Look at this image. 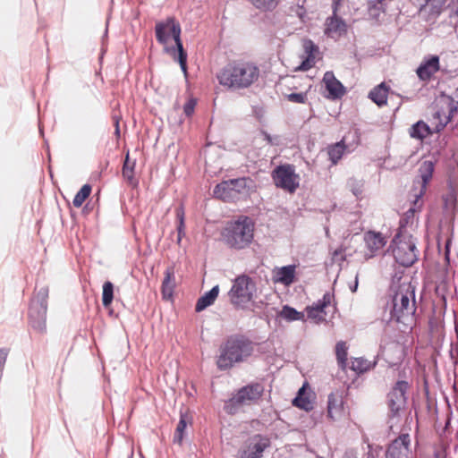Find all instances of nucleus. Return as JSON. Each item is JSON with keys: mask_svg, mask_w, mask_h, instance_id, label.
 I'll list each match as a JSON object with an SVG mask.
<instances>
[{"mask_svg": "<svg viewBox=\"0 0 458 458\" xmlns=\"http://www.w3.org/2000/svg\"><path fill=\"white\" fill-rule=\"evenodd\" d=\"M394 278H393V284L391 291L394 292L391 297L390 303V317L388 322L394 321L402 323L405 326L411 327L415 323L416 313V300H415V286L411 282H400L395 289Z\"/></svg>", "mask_w": 458, "mask_h": 458, "instance_id": "obj_1", "label": "nucleus"}, {"mask_svg": "<svg viewBox=\"0 0 458 458\" xmlns=\"http://www.w3.org/2000/svg\"><path fill=\"white\" fill-rule=\"evenodd\" d=\"M155 32L157 40L162 44L165 45L170 37H173L175 47H165V51L173 56L174 60H176L180 67L187 76V53L183 48L182 42L181 40V26L172 17L167 18L165 21L157 22L155 26Z\"/></svg>", "mask_w": 458, "mask_h": 458, "instance_id": "obj_2", "label": "nucleus"}, {"mask_svg": "<svg viewBox=\"0 0 458 458\" xmlns=\"http://www.w3.org/2000/svg\"><path fill=\"white\" fill-rule=\"evenodd\" d=\"M416 243V239L409 233H396L390 242L388 250L392 251L396 263L403 267H410L419 259Z\"/></svg>", "mask_w": 458, "mask_h": 458, "instance_id": "obj_3", "label": "nucleus"}, {"mask_svg": "<svg viewBox=\"0 0 458 458\" xmlns=\"http://www.w3.org/2000/svg\"><path fill=\"white\" fill-rule=\"evenodd\" d=\"M256 290V283L250 276L245 274L238 276L231 286V304L236 310H250L255 305L253 296Z\"/></svg>", "mask_w": 458, "mask_h": 458, "instance_id": "obj_4", "label": "nucleus"}, {"mask_svg": "<svg viewBox=\"0 0 458 458\" xmlns=\"http://www.w3.org/2000/svg\"><path fill=\"white\" fill-rule=\"evenodd\" d=\"M254 221L248 216L242 215L231 221V249L248 248L254 239Z\"/></svg>", "mask_w": 458, "mask_h": 458, "instance_id": "obj_5", "label": "nucleus"}, {"mask_svg": "<svg viewBox=\"0 0 458 458\" xmlns=\"http://www.w3.org/2000/svg\"><path fill=\"white\" fill-rule=\"evenodd\" d=\"M259 68L250 62H239L231 65V91L248 89L258 81Z\"/></svg>", "mask_w": 458, "mask_h": 458, "instance_id": "obj_6", "label": "nucleus"}, {"mask_svg": "<svg viewBox=\"0 0 458 458\" xmlns=\"http://www.w3.org/2000/svg\"><path fill=\"white\" fill-rule=\"evenodd\" d=\"M48 288L41 287L32 298L30 309V324L36 331H46V318L47 310Z\"/></svg>", "mask_w": 458, "mask_h": 458, "instance_id": "obj_7", "label": "nucleus"}, {"mask_svg": "<svg viewBox=\"0 0 458 458\" xmlns=\"http://www.w3.org/2000/svg\"><path fill=\"white\" fill-rule=\"evenodd\" d=\"M264 391L265 387L259 382H251L238 389L236 394L231 397V414L238 406L257 403Z\"/></svg>", "mask_w": 458, "mask_h": 458, "instance_id": "obj_8", "label": "nucleus"}, {"mask_svg": "<svg viewBox=\"0 0 458 458\" xmlns=\"http://www.w3.org/2000/svg\"><path fill=\"white\" fill-rule=\"evenodd\" d=\"M254 352V343L243 335H231V367L246 361Z\"/></svg>", "mask_w": 458, "mask_h": 458, "instance_id": "obj_9", "label": "nucleus"}, {"mask_svg": "<svg viewBox=\"0 0 458 458\" xmlns=\"http://www.w3.org/2000/svg\"><path fill=\"white\" fill-rule=\"evenodd\" d=\"M360 142V136L357 131L344 136L340 141L328 145L326 148L328 159L333 165L338 163L345 152H352Z\"/></svg>", "mask_w": 458, "mask_h": 458, "instance_id": "obj_10", "label": "nucleus"}, {"mask_svg": "<svg viewBox=\"0 0 458 458\" xmlns=\"http://www.w3.org/2000/svg\"><path fill=\"white\" fill-rule=\"evenodd\" d=\"M409 386L410 385L406 380H398L387 394V406L390 417L398 416L400 411L404 408L407 401L406 393Z\"/></svg>", "mask_w": 458, "mask_h": 458, "instance_id": "obj_11", "label": "nucleus"}, {"mask_svg": "<svg viewBox=\"0 0 458 458\" xmlns=\"http://www.w3.org/2000/svg\"><path fill=\"white\" fill-rule=\"evenodd\" d=\"M444 101L446 106H442L433 114V120L437 121L435 125L436 131H443L458 112V103H455L454 98L445 97Z\"/></svg>", "mask_w": 458, "mask_h": 458, "instance_id": "obj_12", "label": "nucleus"}, {"mask_svg": "<svg viewBox=\"0 0 458 458\" xmlns=\"http://www.w3.org/2000/svg\"><path fill=\"white\" fill-rule=\"evenodd\" d=\"M270 444L267 436L256 434L250 439L248 448L240 450L239 458H260Z\"/></svg>", "mask_w": 458, "mask_h": 458, "instance_id": "obj_13", "label": "nucleus"}, {"mask_svg": "<svg viewBox=\"0 0 458 458\" xmlns=\"http://www.w3.org/2000/svg\"><path fill=\"white\" fill-rule=\"evenodd\" d=\"M410 435L401 434L388 445L386 458H410Z\"/></svg>", "mask_w": 458, "mask_h": 458, "instance_id": "obj_14", "label": "nucleus"}, {"mask_svg": "<svg viewBox=\"0 0 458 458\" xmlns=\"http://www.w3.org/2000/svg\"><path fill=\"white\" fill-rule=\"evenodd\" d=\"M323 82L328 93L330 99H339L345 94V88L343 83L337 80L332 71H327L323 76Z\"/></svg>", "mask_w": 458, "mask_h": 458, "instance_id": "obj_15", "label": "nucleus"}, {"mask_svg": "<svg viewBox=\"0 0 458 458\" xmlns=\"http://www.w3.org/2000/svg\"><path fill=\"white\" fill-rule=\"evenodd\" d=\"M275 185L289 193H294L300 186L299 174H271Z\"/></svg>", "mask_w": 458, "mask_h": 458, "instance_id": "obj_16", "label": "nucleus"}, {"mask_svg": "<svg viewBox=\"0 0 458 458\" xmlns=\"http://www.w3.org/2000/svg\"><path fill=\"white\" fill-rule=\"evenodd\" d=\"M439 56L431 55L425 57L416 70L417 75L421 81L429 80L439 70Z\"/></svg>", "mask_w": 458, "mask_h": 458, "instance_id": "obj_17", "label": "nucleus"}, {"mask_svg": "<svg viewBox=\"0 0 458 458\" xmlns=\"http://www.w3.org/2000/svg\"><path fill=\"white\" fill-rule=\"evenodd\" d=\"M336 7L334 8V14L326 21L325 34L334 38V35L342 36L347 30V26L344 19L336 14Z\"/></svg>", "mask_w": 458, "mask_h": 458, "instance_id": "obj_18", "label": "nucleus"}, {"mask_svg": "<svg viewBox=\"0 0 458 458\" xmlns=\"http://www.w3.org/2000/svg\"><path fill=\"white\" fill-rule=\"evenodd\" d=\"M364 242L371 253L369 257H373L377 251L386 244V240L383 234L374 231H369L364 234Z\"/></svg>", "mask_w": 458, "mask_h": 458, "instance_id": "obj_19", "label": "nucleus"}, {"mask_svg": "<svg viewBox=\"0 0 458 458\" xmlns=\"http://www.w3.org/2000/svg\"><path fill=\"white\" fill-rule=\"evenodd\" d=\"M443 200L445 207L456 208L458 204V174H450L448 192L443 198Z\"/></svg>", "mask_w": 458, "mask_h": 458, "instance_id": "obj_20", "label": "nucleus"}, {"mask_svg": "<svg viewBox=\"0 0 458 458\" xmlns=\"http://www.w3.org/2000/svg\"><path fill=\"white\" fill-rule=\"evenodd\" d=\"M434 174H421L420 177L413 180L411 193L414 197V204L425 194L427 185L433 178Z\"/></svg>", "mask_w": 458, "mask_h": 458, "instance_id": "obj_21", "label": "nucleus"}, {"mask_svg": "<svg viewBox=\"0 0 458 458\" xmlns=\"http://www.w3.org/2000/svg\"><path fill=\"white\" fill-rule=\"evenodd\" d=\"M439 131H435V127L431 128L428 123L424 121L420 120L413 123L410 130L409 134L411 138L416 139L419 140H423L428 136L433 135L434 133H438Z\"/></svg>", "mask_w": 458, "mask_h": 458, "instance_id": "obj_22", "label": "nucleus"}, {"mask_svg": "<svg viewBox=\"0 0 458 458\" xmlns=\"http://www.w3.org/2000/svg\"><path fill=\"white\" fill-rule=\"evenodd\" d=\"M219 293V286L215 285L210 291L207 292L201 297H199L197 301L195 310L197 312H200L212 305L216 299L217 298Z\"/></svg>", "mask_w": 458, "mask_h": 458, "instance_id": "obj_23", "label": "nucleus"}, {"mask_svg": "<svg viewBox=\"0 0 458 458\" xmlns=\"http://www.w3.org/2000/svg\"><path fill=\"white\" fill-rule=\"evenodd\" d=\"M389 88L385 82L373 88L369 93V98L378 106H383L387 102V93Z\"/></svg>", "mask_w": 458, "mask_h": 458, "instance_id": "obj_24", "label": "nucleus"}, {"mask_svg": "<svg viewBox=\"0 0 458 458\" xmlns=\"http://www.w3.org/2000/svg\"><path fill=\"white\" fill-rule=\"evenodd\" d=\"M295 265H287L280 267L277 272V281L284 285L292 284L295 280Z\"/></svg>", "mask_w": 458, "mask_h": 458, "instance_id": "obj_25", "label": "nucleus"}, {"mask_svg": "<svg viewBox=\"0 0 458 458\" xmlns=\"http://www.w3.org/2000/svg\"><path fill=\"white\" fill-rule=\"evenodd\" d=\"M277 315L287 322L304 320L305 317L303 312L298 311L295 308L287 304L283 306Z\"/></svg>", "mask_w": 458, "mask_h": 458, "instance_id": "obj_26", "label": "nucleus"}, {"mask_svg": "<svg viewBox=\"0 0 458 458\" xmlns=\"http://www.w3.org/2000/svg\"><path fill=\"white\" fill-rule=\"evenodd\" d=\"M247 182L251 183L252 182L246 177L233 179L231 178V199H233V191L236 193L248 194L250 186L247 185Z\"/></svg>", "mask_w": 458, "mask_h": 458, "instance_id": "obj_27", "label": "nucleus"}, {"mask_svg": "<svg viewBox=\"0 0 458 458\" xmlns=\"http://www.w3.org/2000/svg\"><path fill=\"white\" fill-rule=\"evenodd\" d=\"M377 364V361H374L373 363L367 360L366 359L360 357L355 358L352 361L351 369L355 371L357 374H362L369 369H373Z\"/></svg>", "mask_w": 458, "mask_h": 458, "instance_id": "obj_28", "label": "nucleus"}, {"mask_svg": "<svg viewBox=\"0 0 458 458\" xmlns=\"http://www.w3.org/2000/svg\"><path fill=\"white\" fill-rule=\"evenodd\" d=\"M216 364L221 370L229 367V340H225L220 346Z\"/></svg>", "mask_w": 458, "mask_h": 458, "instance_id": "obj_29", "label": "nucleus"}, {"mask_svg": "<svg viewBox=\"0 0 458 458\" xmlns=\"http://www.w3.org/2000/svg\"><path fill=\"white\" fill-rule=\"evenodd\" d=\"M348 348L346 346V343L344 341H340L335 345V354L337 363L340 369L343 370L345 369L347 365V352Z\"/></svg>", "mask_w": 458, "mask_h": 458, "instance_id": "obj_30", "label": "nucleus"}, {"mask_svg": "<svg viewBox=\"0 0 458 458\" xmlns=\"http://www.w3.org/2000/svg\"><path fill=\"white\" fill-rule=\"evenodd\" d=\"M255 8L262 12H271L276 8L280 0H248Z\"/></svg>", "mask_w": 458, "mask_h": 458, "instance_id": "obj_31", "label": "nucleus"}, {"mask_svg": "<svg viewBox=\"0 0 458 458\" xmlns=\"http://www.w3.org/2000/svg\"><path fill=\"white\" fill-rule=\"evenodd\" d=\"M347 186L357 199L362 198L363 187H364L363 179L351 177L348 180Z\"/></svg>", "mask_w": 458, "mask_h": 458, "instance_id": "obj_32", "label": "nucleus"}, {"mask_svg": "<svg viewBox=\"0 0 458 458\" xmlns=\"http://www.w3.org/2000/svg\"><path fill=\"white\" fill-rule=\"evenodd\" d=\"M92 187L90 184H84L81 190L76 193L72 204L75 208H80L83 204V202L86 200L87 198L90 195Z\"/></svg>", "mask_w": 458, "mask_h": 458, "instance_id": "obj_33", "label": "nucleus"}, {"mask_svg": "<svg viewBox=\"0 0 458 458\" xmlns=\"http://www.w3.org/2000/svg\"><path fill=\"white\" fill-rule=\"evenodd\" d=\"M114 300V284L106 281L103 284L102 303L105 308H108Z\"/></svg>", "mask_w": 458, "mask_h": 458, "instance_id": "obj_34", "label": "nucleus"}, {"mask_svg": "<svg viewBox=\"0 0 458 458\" xmlns=\"http://www.w3.org/2000/svg\"><path fill=\"white\" fill-rule=\"evenodd\" d=\"M177 225V243L180 244L182 237L185 235L184 210L182 206L176 208Z\"/></svg>", "mask_w": 458, "mask_h": 458, "instance_id": "obj_35", "label": "nucleus"}, {"mask_svg": "<svg viewBox=\"0 0 458 458\" xmlns=\"http://www.w3.org/2000/svg\"><path fill=\"white\" fill-rule=\"evenodd\" d=\"M187 427V420L186 416L183 414H181L180 420L177 424L174 435V443L182 445V439H183V434L185 431V428Z\"/></svg>", "mask_w": 458, "mask_h": 458, "instance_id": "obj_36", "label": "nucleus"}, {"mask_svg": "<svg viewBox=\"0 0 458 458\" xmlns=\"http://www.w3.org/2000/svg\"><path fill=\"white\" fill-rule=\"evenodd\" d=\"M213 195L216 199L226 201L229 199V182L223 181L221 183L216 184L214 189Z\"/></svg>", "mask_w": 458, "mask_h": 458, "instance_id": "obj_37", "label": "nucleus"}, {"mask_svg": "<svg viewBox=\"0 0 458 458\" xmlns=\"http://www.w3.org/2000/svg\"><path fill=\"white\" fill-rule=\"evenodd\" d=\"M387 5L377 2V1H370L369 2V14L372 19L377 20L381 13H385L386 10Z\"/></svg>", "mask_w": 458, "mask_h": 458, "instance_id": "obj_38", "label": "nucleus"}, {"mask_svg": "<svg viewBox=\"0 0 458 458\" xmlns=\"http://www.w3.org/2000/svg\"><path fill=\"white\" fill-rule=\"evenodd\" d=\"M415 208H410L404 215L400 218L399 227L396 233H408L406 227L411 220L413 219L415 214Z\"/></svg>", "mask_w": 458, "mask_h": 458, "instance_id": "obj_39", "label": "nucleus"}, {"mask_svg": "<svg viewBox=\"0 0 458 458\" xmlns=\"http://www.w3.org/2000/svg\"><path fill=\"white\" fill-rule=\"evenodd\" d=\"M446 0H425V6L430 14H439Z\"/></svg>", "mask_w": 458, "mask_h": 458, "instance_id": "obj_40", "label": "nucleus"}, {"mask_svg": "<svg viewBox=\"0 0 458 458\" xmlns=\"http://www.w3.org/2000/svg\"><path fill=\"white\" fill-rule=\"evenodd\" d=\"M293 404L305 411H310L313 409V406L309 397L306 396H296L293 400Z\"/></svg>", "mask_w": 458, "mask_h": 458, "instance_id": "obj_41", "label": "nucleus"}, {"mask_svg": "<svg viewBox=\"0 0 458 458\" xmlns=\"http://www.w3.org/2000/svg\"><path fill=\"white\" fill-rule=\"evenodd\" d=\"M173 276H174L173 269L172 268H167L165 270V278H164L163 284H162V290H163V294L164 295H165L167 293V292H168V294L171 295L172 287L169 286V284L171 283Z\"/></svg>", "mask_w": 458, "mask_h": 458, "instance_id": "obj_42", "label": "nucleus"}, {"mask_svg": "<svg viewBox=\"0 0 458 458\" xmlns=\"http://www.w3.org/2000/svg\"><path fill=\"white\" fill-rule=\"evenodd\" d=\"M286 98L293 103L303 104L307 100V94L304 92H293L286 95Z\"/></svg>", "mask_w": 458, "mask_h": 458, "instance_id": "obj_43", "label": "nucleus"}, {"mask_svg": "<svg viewBox=\"0 0 458 458\" xmlns=\"http://www.w3.org/2000/svg\"><path fill=\"white\" fill-rule=\"evenodd\" d=\"M303 49L306 55L315 56V53L318 51V47L310 39L303 42Z\"/></svg>", "mask_w": 458, "mask_h": 458, "instance_id": "obj_44", "label": "nucleus"}, {"mask_svg": "<svg viewBox=\"0 0 458 458\" xmlns=\"http://www.w3.org/2000/svg\"><path fill=\"white\" fill-rule=\"evenodd\" d=\"M220 85L229 89V70L225 66L216 75Z\"/></svg>", "mask_w": 458, "mask_h": 458, "instance_id": "obj_45", "label": "nucleus"}, {"mask_svg": "<svg viewBox=\"0 0 458 458\" xmlns=\"http://www.w3.org/2000/svg\"><path fill=\"white\" fill-rule=\"evenodd\" d=\"M314 64H315V56L306 55L302 59V61H301L300 66L298 67V69L300 71L305 72V71L310 70L314 65Z\"/></svg>", "mask_w": 458, "mask_h": 458, "instance_id": "obj_46", "label": "nucleus"}, {"mask_svg": "<svg viewBox=\"0 0 458 458\" xmlns=\"http://www.w3.org/2000/svg\"><path fill=\"white\" fill-rule=\"evenodd\" d=\"M124 181L131 187H137L139 178L137 174H123Z\"/></svg>", "mask_w": 458, "mask_h": 458, "instance_id": "obj_47", "label": "nucleus"}, {"mask_svg": "<svg viewBox=\"0 0 458 458\" xmlns=\"http://www.w3.org/2000/svg\"><path fill=\"white\" fill-rule=\"evenodd\" d=\"M195 106H196V101H195V99L191 98V99L188 100V101L184 104V106H183L184 114H185L187 116H191V115L193 114V112H194Z\"/></svg>", "mask_w": 458, "mask_h": 458, "instance_id": "obj_48", "label": "nucleus"}, {"mask_svg": "<svg viewBox=\"0 0 458 458\" xmlns=\"http://www.w3.org/2000/svg\"><path fill=\"white\" fill-rule=\"evenodd\" d=\"M8 356V349L0 348V379L3 376V370L4 368V364Z\"/></svg>", "mask_w": 458, "mask_h": 458, "instance_id": "obj_49", "label": "nucleus"}, {"mask_svg": "<svg viewBox=\"0 0 458 458\" xmlns=\"http://www.w3.org/2000/svg\"><path fill=\"white\" fill-rule=\"evenodd\" d=\"M369 451L366 454V458H377L379 455V452L382 450L381 446H377V448H373L371 445H368Z\"/></svg>", "mask_w": 458, "mask_h": 458, "instance_id": "obj_50", "label": "nucleus"}, {"mask_svg": "<svg viewBox=\"0 0 458 458\" xmlns=\"http://www.w3.org/2000/svg\"><path fill=\"white\" fill-rule=\"evenodd\" d=\"M306 311H307V317L309 318H312V319H315V318H318L319 321H322L324 320V318L322 317L319 316V313L320 312H318L317 310H315L312 307L310 306H308L306 308Z\"/></svg>", "mask_w": 458, "mask_h": 458, "instance_id": "obj_51", "label": "nucleus"}, {"mask_svg": "<svg viewBox=\"0 0 458 458\" xmlns=\"http://www.w3.org/2000/svg\"><path fill=\"white\" fill-rule=\"evenodd\" d=\"M272 172H294V166L289 164L281 165L275 167Z\"/></svg>", "mask_w": 458, "mask_h": 458, "instance_id": "obj_52", "label": "nucleus"}, {"mask_svg": "<svg viewBox=\"0 0 458 458\" xmlns=\"http://www.w3.org/2000/svg\"><path fill=\"white\" fill-rule=\"evenodd\" d=\"M295 14L301 19V21H305L307 16L306 10L302 5H297L294 10Z\"/></svg>", "mask_w": 458, "mask_h": 458, "instance_id": "obj_53", "label": "nucleus"}, {"mask_svg": "<svg viewBox=\"0 0 458 458\" xmlns=\"http://www.w3.org/2000/svg\"><path fill=\"white\" fill-rule=\"evenodd\" d=\"M434 164L431 161H425L423 166L419 169V172H434Z\"/></svg>", "mask_w": 458, "mask_h": 458, "instance_id": "obj_54", "label": "nucleus"}, {"mask_svg": "<svg viewBox=\"0 0 458 458\" xmlns=\"http://www.w3.org/2000/svg\"><path fill=\"white\" fill-rule=\"evenodd\" d=\"M315 310H317L318 312H320V313H324L326 314V311H325V309L327 308L326 307V304H323L320 300H318L317 302L313 303V305L311 306Z\"/></svg>", "mask_w": 458, "mask_h": 458, "instance_id": "obj_55", "label": "nucleus"}, {"mask_svg": "<svg viewBox=\"0 0 458 458\" xmlns=\"http://www.w3.org/2000/svg\"><path fill=\"white\" fill-rule=\"evenodd\" d=\"M334 297L333 294H331L330 293L327 292L326 293H324L322 299H320V301L323 303V304H326V307H328L331 303V301H332V298Z\"/></svg>", "mask_w": 458, "mask_h": 458, "instance_id": "obj_56", "label": "nucleus"}, {"mask_svg": "<svg viewBox=\"0 0 458 458\" xmlns=\"http://www.w3.org/2000/svg\"><path fill=\"white\" fill-rule=\"evenodd\" d=\"M333 407H335V395L334 394H330L328 395V402H327V412L329 415H331V412H332V409Z\"/></svg>", "mask_w": 458, "mask_h": 458, "instance_id": "obj_57", "label": "nucleus"}, {"mask_svg": "<svg viewBox=\"0 0 458 458\" xmlns=\"http://www.w3.org/2000/svg\"><path fill=\"white\" fill-rule=\"evenodd\" d=\"M358 276H359V275L357 274L356 276H355V280H354L353 284H350V286H349V288H350L352 293H356L357 292L358 285H359Z\"/></svg>", "mask_w": 458, "mask_h": 458, "instance_id": "obj_58", "label": "nucleus"}, {"mask_svg": "<svg viewBox=\"0 0 458 458\" xmlns=\"http://www.w3.org/2000/svg\"><path fill=\"white\" fill-rule=\"evenodd\" d=\"M445 97H447L446 95L443 96V98L445 99ZM451 98H454L455 103H458V88L454 92L453 96H450Z\"/></svg>", "mask_w": 458, "mask_h": 458, "instance_id": "obj_59", "label": "nucleus"}, {"mask_svg": "<svg viewBox=\"0 0 458 458\" xmlns=\"http://www.w3.org/2000/svg\"><path fill=\"white\" fill-rule=\"evenodd\" d=\"M454 331L458 338V317H454Z\"/></svg>", "mask_w": 458, "mask_h": 458, "instance_id": "obj_60", "label": "nucleus"}, {"mask_svg": "<svg viewBox=\"0 0 458 458\" xmlns=\"http://www.w3.org/2000/svg\"><path fill=\"white\" fill-rule=\"evenodd\" d=\"M264 135H265V139L268 142V143H272V137L267 133V132H264Z\"/></svg>", "mask_w": 458, "mask_h": 458, "instance_id": "obj_61", "label": "nucleus"}, {"mask_svg": "<svg viewBox=\"0 0 458 458\" xmlns=\"http://www.w3.org/2000/svg\"><path fill=\"white\" fill-rule=\"evenodd\" d=\"M255 308H257V309L260 308V305L259 302L255 301V305L251 306V309L249 310L248 311H253Z\"/></svg>", "mask_w": 458, "mask_h": 458, "instance_id": "obj_62", "label": "nucleus"}, {"mask_svg": "<svg viewBox=\"0 0 458 458\" xmlns=\"http://www.w3.org/2000/svg\"><path fill=\"white\" fill-rule=\"evenodd\" d=\"M376 1L379 2V4L382 3V4H386V5H387L388 3L391 2L392 0H376Z\"/></svg>", "mask_w": 458, "mask_h": 458, "instance_id": "obj_63", "label": "nucleus"}, {"mask_svg": "<svg viewBox=\"0 0 458 458\" xmlns=\"http://www.w3.org/2000/svg\"><path fill=\"white\" fill-rule=\"evenodd\" d=\"M126 168H127V165H126V163H125V164H124V165H123V172H126V171H125V170H126Z\"/></svg>", "mask_w": 458, "mask_h": 458, "instance_id": "obj_64", "label": "nucleus"}]
</instances>
